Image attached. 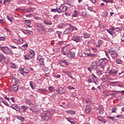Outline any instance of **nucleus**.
I'll list each match as a JSON object with an SVG mask.
<instances>
[{
    "label": "nucleus",
    "instance_id": "nucleus-1",
    "mask_svg": "<svg viewBox=\"0 0 124 124\" xmlns=\"http://www.w3.org/2000/svg\"><path fill=\"white\" fill-rule=\"evenodd\" d=\"M108 63V60L106 58H103L99 60L98 62V66H99L101 69H104L106 64Z\"/></svg>",
    "mask_w": 124,
    "mask_h": 124
},
{
    "label": "nucleus",
    "instance_id": "nucleus-2",
    "mask_svg": "<svg viewBox=\"0 0 124 124\" xmlns=\"http://www.w3.org/2000/svg\"><path fill=\"white\" fill-rule=\"evenodd\" d=\"M37 29L38 30V31L40 33V34H45L47 32L45 26L41 24H37Z\"/></svg>",
    "mask_w": 124,
    "mask_h": 124
},
{
    "label": "nucleus",
    "instance_id": "nucleus-3",
    "mask_svg": "<svg viewBox=\"0 0 124 124\" xmlns=\"http://www.w3.org/2000/svg\"><path fill=\"white\" fill-rule=\"evenodd\" d=\"M0 50L2 51L4 54H11L13 55L14 53L12 51V49H10L8 46H0Z\"/></svg>",
    "mask_w": 124,
    "mask_h": 124
},
{
    "label": "nucleus",
    "instance_id": "nucleus-4",
    "mask_svg": "<svg viewBox=\"0 0 124 124\" xmlns=\"http://www.w3.org/2000/svg\"><path fill=\"white\" fill-rule=\"evenodd\" d=\"M72 40L75 42H76V43H79V42H82L83 39L81 36H74L72 38Z\"/></svg>",
    "mask_w": 124,
    "mask_h": 124
},
{
    "label": "nucleus",
    "instance_id": "nucleus-5",
    "mask_svg": "<svg viewBox=\"0 0 124 124\" xmlns=\"http://www.w3.org/2000/svg\"><path fill=\"white\" fill-rule=\"evenodd\" d=\"M109 54H110L111 57L115 60L117 57H118V53H117L115 51L108 50Z\"/></svg>",
    "mask_w": 124,
    "mask_h": 124
},
{
    "label": "nucleus",
    "instance_id": "nucleus-6",
    "mask_svg": "<svg viewBox=\"0 0 124 124\" xmlns=\"http://www.w3.org/2000/svg\"><path fill=\"white\" fill-rule=\"evenodd\" d=\"M67 56L69 59H74V58H75V52L74 51L71 52L69 51Z\"/></svg>",
    "mask_w": 124,
    "mask_h": 124
},
{
    "label": "nucleus",
    "instance_id": "nucleus-7",
    "mask_svg": "<svg viewBox=\"0 0 124 124\" xmlns=\"http://www.w3.org/2000/svg\"><path fill=\"white\" fill-rule=\"evenodd\" d=\"M98 121L100 122L102 124H105L107 123V120H106L104 117H101V116H99L97 118Z\"/></svg>",
    "mask_w": 124,
    "mask_h": 124
},
{
    "label": "nucleus",
    "instance_id": "nucleus-8",
    "mask_svg": "<svg viewBox=\"0 0 124 124\" xmlns=\"http://www.w3.org/2000/svg\"><path fill=\"white\" fill-rule=\"evenodd\" d=\"M68 23H61L57 26V28L58 29H64L65 27H68Z\"/></svg>",
    "mask_w": 124,
    "mask_h": 124
},
{
    "label": "nucleus",
    "instance_id": "nucleus-9",
    "mask_svg": "<svg viewBox=\"0 0 124 124\" xmlns=\"http://www.w3.org/2000/svg\"><path fill=\"white\" fill-rule=\"evenodd\" d=\"M108 74L110 75H112L113 76H115V75H117L118 74V70L114 69H111L108 72Z\"/></svg>",
    "mask_w": 124,
    "mask_h": 124
},
{
    "label": "nucleus",
    "instance_id": "nucleus-10",
    "mask_svg": "<svg viewBox=\"0 0 124 124\" xmlns=\"http://www.w3.org/2000/svg\"><path fill=\"white\" fill-rule=\"evenodd\" d=\"M69 52V49H67L65 47H62V54L64 56H67Z\"/></svg>",
    "mask_w": 124,
    "mask_h": 124
},
{
    "label": "nucleus",
    "instance_id": "nucleus-11",
    "mask_svg": "<svg viewBox=\"0 0 124 124\" xmlns=\"http://www.w3.org/2000/svg\"><path fill=\"white\" fill-rule=\"evenodd\" d=\"M69 63L67 62L66 60L62 61L60 62V65L62 66V67H66L67 65H68Z\"/></svg>",
    "mask_w": 124,
    "mask_h": 124
},
{
    "label": "nucleus",
    "instance_id": "nucleus-12",
    "mask_svg": "<svg viewBox=\"0 0 124 124\" xmlns=\"http://www.w3.org/2000/svg\"><path fill=\"white\" fill-rule=\"evenodd\" d=\"M18 91V85L17 84H14L12 88L10 90V92L13 93L14 92H17Z\"/></svg>",
    "mask_w": 124,
    "mask_h": 124
},
{
    "label": "nucleus",
    "instance_id": "nucleus-13",
    "mask_svg": "<svg viewBox=\"0 0 124 124\" xmlns=\"http://www.w3.org/2000/svg\"><path fill=\"white\" fill-rule=\"evenodd\" d=\"M92 78L93 79V82L96 85H98V78L96 77L94 74L92 75Z\"/></svg>",
    "mask_w": 124,
    "mask_h": 124
},
{
    "label": "nucleus",
    "instance_id": "nucleus-14",
    "mask_svg": "<svg viewBox=\"0 0 124 124\" xmlns=\"http://www.w3.org/2000/svg\"><path fill=\"white\" fill-rule=\"evenodd\" d=\"M92 69L93 70H96L97 69V63L94 61L91 64Z\"/></svg>",
    "mask_w": 124,
    "mask_h": 124
},
{
    "label": "nucleus",
    "instance_id": "nucleus-15",
    "mask_svg": "<svg viewBox=\"0 0 124 124\" xmlns=\"http://www.w3.org/2000/svg\"><path fill=\"white\" fill-rule=\"evenodd\" d=\"M43 23L45 25H48L49 26H51L53 25L52 23V21L50 19H45L43 20Z\"/></svg>",
    "mask_w": 124,
    "mask_h": 124
},
{
    "label": "nucleus",
    "instance_id": "nucleus-16",
    "mask_svg": "<svg viewBox=\"0 0 124 124\" xmlns=\"http://www.w3.org/2000/svg\"><path fill=\"white\" fill-rule=\"evenodd\" d=\"M39 61L41 67H44V66H45V64L44 63V59L41 58L39 59Z\"/></svg>",
    "mask_w": 124,
    "mask_h": 124
},
{
    "label": "nucleus",
    "instance_id": "nucleus-17",
    "mask_svg": "<svg viewBox=\"0 0 124 124\" xmlns=\"http://www.w3.org/2000/svg\"><path fill=\"white\" fill-rule=\"evenodd\" d=\"M30 54H29L28 55H30V56L31 57V58H33V57H34L35 56V52H34V51H33V50L32 49H30L29 51Z\"/></svg>",
    "mask_w": 124,
    "mask_h": 124
},
{
    "label": "nucleus",
    "instance_id": "nucleus-18",
    "mask_svg": "<svg viewBox=\"0 0 124 124\" xmlns=\"http://www.w3.org/2000/svg\"><path fill=\"white\" fill-rule=\"evenodd\" d=\"M68 26H69V28L71 29V31H77V28L75 27V26H73L71 24L68 23Z\"/></svg>",
    "mask_w": 124,
    "mask_h": 124
},
{
    "label": "nucleus",
    "instance_id": "nucleus-19",
    "mask_svg": "<svg viewBox=\"0 0 124 124\" xmlns=\"http://www.w3.org/2000/svg\"><path fill=\"white\" fill-rule=\"evenodd\" d=\"M107 31H108V32L109 33V34H110V35L112 36H114V34L116 33L115 31H113V30H112L111 29H108Z\"/></svg>",
    "mask_w": 124,
    "mask_h": 124
},
{
    "label": "nucleus",
    "instance_id": "nucleus-20",
    "mask_svg": "<svg viewBox=\"0 0 124 124\" xmlns=\"http://www.w3.org/2000/svg\"><path fill=\"white\" fill-rule=\"evenodd\" d=\"M29 45H28L27 43H26L25 44L22 45L21 46V50H23V51H25V50H27L28 49Z\"/></svg>",
    "mask_w": 124,
    "mask_h": 124
},
{
    "label": "nucleus",
    "instance_id": "nucleus-21",
    "mask_svg": "<svg viewBox=\"0 0 124 124\" xmlns=\"http://www.w3.org/2000/svg\"><path fill=\"white\" fill-rule=\"evenodd\" d=\"M71 29L69 28L66 29L64 31V34H69V33H70V32H71Z\"/></svg>",
    "mask_w": 124,
    "mask_h": 124
},
{
    "label": "nucleus",
    "instance_id": "nucleus-22",
    "mask_svg": "<svg viewBox=\"0 0 124 124\" xmlns=\"http://www.w3.org/2000/svg\"><path fill=\"white\" fill-rule=\"evenodd\" d=\"M12 108L13 109L16 110V111H17V112H19V111H20V108H19V107L17 105L13 106Z\"/></svg>",
    "mask_w": 124,
    "mask_h": 124
},
{
    "label": "nucleus",
    "instance_id": "nucleus-23",
    "mask_svg": "<svg viewBox=\"0 0 124 124\" xmlns=\"http://www.w3.org/2000/svg\"><path fill=\"white\" fill-rule=\"evenodd\" d=\"M55 91L58 93H62L63 92V88L60 87Z\"/></svg>",
    "mask_w": 124,
    "mask_h": 124
},
{
    "label": "nucleus",
    "instance_id": "nucleus-24",
    "mask_svg": "<svg viewBox=\"0 0 124 124\" xmlns=\"http://www.w3.org/2000/svg\"><path fill=\"white\" fill-rule=\"evenodd\" d=\"M10 66L11 68H14L15 69H18V66L16 63H11Z\"/></svg>",
    "mask_w": 124,
    "mask_h": 124
},
{
    "label": "nucleus",
    "instance_id": "nucleus-25",
    "mask_svg": "<svg viewBox=\"0 0 124 124\" xmlns=\"http://www.w3.org/2000/svg\"><path fill=\"white\" fill-rule=\"evenodd\" d=\"M102 43H103V41L101 40H99L98 41V45H97L95 47H97V48H99L100 47V46L102 45Z\"/></svg>",
    "mask_w": 124,
    "mask_h": 124
},
{
    "label": "nucleus",
    "instance_id": "nucleus-26",
    "mask_svg": "<svg viewBox=\"0 0 124 124\" xmlns=\"http://www.w3.org/2000/svg\"><path fill=\"white\" fill-rule=\"evenodd\" d=\"M30 85L32 89V90H35V84H33V81H31L30 82Z\"/></svg>",
    "mask_w": 124,
    "mask_h": 124
},
{
    "label": "nucleus",
    "instance_id": "nucleus-27",
    "mask_svg": "<svg viewBox=\"0 0 124 124\" xmlns=\"http://www.w3.org/2000/svg\"><path fill=\"white\" fill-rule=\"evenodd\" d=\"M85 56H87V57H92L93 58H94L96 55L93 53H84Z\"/></svg>",
    "mask_w": 124,
    "mask_h": 124
},
{
    "label": "nucleus",
    "instance_id": "nucleus-28",
    "mask_svg": "<svg viewBox=\"0 0 124 124\" xmlns=\"http://www.w3.org/2000/svg\"><path fill=\"white\" fill-rule=\"evenodd\" d=\"M61 8V11L62 12H65V11H66V10H67V6H60Z\"/></svg>",
    "mask_w": 124,
    "mask_h": 124
},
{
    "label": "nucleus",
    "instance_id": "nucleus-29",
    "mask_svg": "<svg viewBox=\"0 0 124 124\" xmlns=\"http://www.w3.org/2000/svg\"><path fill=\"white\" fill-rule=\"evenodd\" d=\"M25 22L26 23V24L27 25V27H28V28H30L31 24V20H25Z\"/></svg>",
    "mask_w": 124,
    "mask_h": 124
},
{
    "label": "nucleus",
    "instance_id": "nucleus-30",
    "mask_svg": "<svg viewBox=\"0 0 124 124\" xmlns=\"http://www.w3.org/2000/svg\"><path fill=\"white\" fill-rule=\"evenodd\" d=\"M78 15H79V12L77 10H75L72 16V17H77V16H78Z\"/></svg>",
    "mask_w": 124,
    "mask_h": 124
},
{
    "label": "nucleus",
    "instance_id": "nucleus-31",
    "mask_svg": "<svg viewBox=\"0 0 124 124\" xmlns=\"http://www.w3.org/2000/svg\"><path fill=\"white\" fill-rule=\"evenodd\" d=\"M21 108L23 109V113H25V112H26L27 109L29 108V107L27 106H21Z\"/></svg>",
    "mask_w": 124,
    "mask_h": 124
},
{
    "label": "nucleus",
    "instance_id": "nucleus-32",
    "mask_svg": "<svg viewBox=\"0 0 124 124\" xmlns=\"http://www.w3.org/2000/svg\"><path fill=\"white\" fill-rule=\"evenodd\" d=\"M7 18L10 22H13V16L10 15L7 16Z\"/></svg>",
    "mask_w": 124,
    "mask_h": 124
},
{
    "label": "nucleus",
    "instance_id": "nucleus-33",
    "mask_svg": "<svg viewBox=\"0 0 124 124\" xmlns=\"http://www.w3.org/2000/svg\"><path fill=\"white\" fill-rule=\"evenodd\" d=\"M2 60H5V56L2 53H0V62H2Z\"/></svg>",
    "mask_w": 124,
    "mask_h": 124
},
{
    "label": "nucleus",
    "instance_id": "nucleus-34",
    "mask_svg": "<svg viewBox=\"0 0 124 124\" xmlns=\"http://www.w3.org/2000/svg\"><path fill=\"white\" fill-rule=\"evenodd\" d=\"M18 71H19V72H20L21 74L25 77V75H24V68H19Z\"/></svg>",
    "mask_w": 124,
    "mask_h": 124
},
{
    "label": "nucleus",
    "instance_id": "nucleus-35",
    "mask_svg": "<svg viewBox=\"0 0 124 124\" xmlns=\"http://www.w3.org/2000/svg\"><path fill=\"white\" fill-rule=\"evenodd\" d=\"M66 113L68 114L69 115H75L76 112L73 110H70V111H66Z\"/></svg>",
    "mask_w": 124,
    "mask_h": 124
},
{
    "label": "nucleus",
    "instance_id": "nucleus-36",
    "mask_svg": "<svg viewBox=\"0 0 124 124\" xmlns=\"http://www.w3.org/2000/svg\"><path fill=\"white\" fill-rule=\"evenodd\" d=\"M24 59L25 60H27L28 61H30V60L31 58L29 54H26L24 55Z\"/></svg>",
    "mask_w": 124,
    "mask_h": 124
},
{
    "label": "nucleus",
    "instance_id": "nucleus-37",
    "mask_svg": "<svg viewBox=\"0 0 124 124\" xmlns=\"http://www.w3.org/2000/svg\"><path fill=\"white\" fill-rule=\"evenodd\" d=\"M24 68V73L26 74H27V73H29L30 72V70H29V68L25 67Z\"/></svg>",
    "mask_w": 124,
    "mask_h": 124
},
{
    "label": "nucleus",
    "instance_id": "nucleus-38",
    "mask_svg": "<svg viewBox=\"0 0 124 124\" xmlns=\"http://www.w3.org/2000/svg\"><path fill=\"white\" fill-rule=\"evenodd\" d=\"M13 79L15 80V83H16V84H20V80L17 78L15 77Z\"/></svg>",
    "mask_w": 124,
    "mask_h": 124
},
{
    "label": "nucleus",
    "instance_id": "nucleus-39",
    "mask_svg": "<svg viewBox=\"0 0 124 124\" xmlns=\"http://www.w3.org/2000/svg\"><path fill=\"white\" fill-rule=\"evenodd\" d=\"M48 91H50V92H51V93H53V92H54V91H56V90H55V88L53 86H49L48 87Z\"/></svg>",
    "mask_w": 124,
    "mask_h": 124
},
{
    "label": "nucleus",
    "instance_id": "nucleus-40",
    "mask_svg": "<svg viewBox=\"0 0 124 124\" xmlns=\"http://www.w3.org/2000/svg\"><path fill=\"white\" fill-rule=\"evenodd\" d=\"M116 62L118 64H122V63H123V61H122L121 59H118L116 60Z\"/></svg>",
    "mask_w": 124,
    "mask_h": 124
},
{
    "label": "nucleus",
    "instance_id": "nucleus-41",
    "mask_svg": "<svg viewBox=\"0 0 124 124\" xmlns=\"http://www.w3.org/2000/svg\"><path fill=\"white\" fill-rule=\"evenodd\" d=\"M18 40V44H23V42H24V39H23V38H19Z\"/></svg>",
    "mask_w": 124,
    "mask_h": 124
},
{
    "label": "nucleus",
    "instance_id": "nucleus-42",
    "mask_svg": "<svg viewBox=\"0 0 124 124\" xmlns=\"http://www.w3.org/2000/svg\"><path fill=\"white\" fill-rule=\"evenodd\" d=\"M90 34L88 33H84V38H89L90 37Z\"/></svg>",
    "mask_w": 124,
    "mask_h": 124
},
{
    "label": "nucleus",
    "instance_id": "nucleus-43",
    "mask_svg": "<svg viewBox=\"0 0 124 124\" xmlns=\"http://www.w3.org/2000/svg\"><path fill=\"white\" fill-rule=\"evenodd\" d=\"M96 74L97 76H99V77L101 76V75H102V72H101V71L100 70L97 71Z\"/></svg>",
    "mask_w": 124,
    "mask_h": 124
},
{
    "label": "nucleus",
    "instance_id": "nucleus-44",
    "mask_svg": "<svg viewBox=\"0 0 124 124\" xmlns=\"http://www.w3.org/2000/svg\"><path fill=\"white\" fill-rule=\"evenodd\" d=\"M56 12H58V13H62V12L61 7L56 8Z\"/></svg>",
    "mask_w": 124,
    "mask_h": 124
},
{
    "label": "nucleus",
    "instance_id": "nucleus-45",
    "mask_svg": "<svg viewBox=\"0 0 124 124\" xmlns=\"http://www.w3.org/2000/svg\"><path fill=\"white\" fill-rule=\"evenodd\" d=\"M56 33L58 35L59 38H61V36L62 35V32L61 31H57Z\"/></svg>",
    "mask_w": 124,
    "mask_h": 124
},
{
    "label": "nucleus",
    "instance_id": "nucleus-46",
    "mask_svg": "<svg viewBox=\"0 0 124 124\" xmlns=\"http://www.w3.org/2000/svg\"><path fill=\"white\" fill-rule=\"evenodd\" d=\"M33 10H34V8L30 7L27 10V11L28 13H30V12H31V11H33Z\"/></svg>",
    "mask_w": 124,
    "mask_h": 124
},
{
    "label": "nucleus",
    "instance_id": "nucleus-47",
    "mask_svg": "<svg viewBox=\"0 0 124 124\" xmlns=\"http://www.w3.org/2000/svg\"><path fill=\"white\" fill-rule=\"evenodd\" d=\"M91 111V108H90V107L89 106H87L86 108V113H90V111Z\"/></svg>",
    "mask_w": 124,
    "mask_h": 124
},
{
    "label": "nucleus",
    "instance_id": "nucleus-48",
    "mask_svg": "<svg viewBox=\"0 0 124 124\" xmlns=\"http://www.w3.org/2000/svg\"><path fill=\"white\" fill-rule=\"evenodd\" d=\"M116 31L117 32H119V31H123V29L122 28H120L119 27H116L115 28Z\"/></svg>",
    "mask_w": 124,
    "mask_h": 124
},
{
    "label": "nucleus",
    "instance_id": "nucleus-49",
    "mask_svg": "<svg viewBox=\"0 0 124 124\" xmlns=\"http://www.w3.org/2000/svg\"><path fill=\"white\" fill-rule=\"evenodd\" d=\"M71 120H72L71 119V118H67V121H68V122H69V123H70L71 124H75V123L73 121H72Z\"/></svg>",
    "mask_w": 124,
    "mask_h": 124
},
{
    "label": "nucleus",
    "instance_id": "nucleus-50",
    "mask_svg": "<svg viewBox=\"0 0 124 124\" xmlns=\"http://www.w3.org/2000/svg\"><path fill=\"white\" fill-rule=\"evenodd\" d=\"M17 119L21 121V122H24V121H25V119H24L23 117L21 116H17Z\"/></svg>",
    "mask_w": 124,
    "mask_h": 124
},
{
    "label": "nucleus",
    "instance_id": "nucleus-51",
    "mask_svg": "<svg viewBox=\"0 0 124 124\" xmlns=\"http://www.w3.org/2000/svg\"><path fill=\"white\" fill-rule=\"evenodd\" d=\"M103 1L106 2V3H108V2H111V3H113L112 0H103Z\"/></svg>",
    "mask_w": 124,
    "mask_h": 124
},
{
    "label": "nucleus",
    "instance_id": "nucleus-52",
    "mask_svg": "<svg viewBox=\"0 0 124 124\" xmlns=\"http://www.w3.org/2000/svg\"><path fill=\"white\" fill-rule=\"evenodd\" d=\"M107 118L108 119H110L111 121H114V120H115V117L108 116Z\"/></svg>",
    "mask_w": 124,
    "mask_h": 124
},
{
    "label": "nucleus",
    "instance_id": "nucleus-53",
    "mask_svg": "<svg viewBox=\"0 0 124 124\" xmlns=\"http://www.w3.org/2000/svg\"><path fill=\"white\" fill-rule=\"evenodd\" d=\"M47 31L48 32H52V31H54V29L52 28H49L47 29Z\"/></svg>",
    "mask_w": 124,
    "mask_h": 124
},
{
    "label": "nucleus",
    "instance_id": "nucleus-54",
    "mask_svg": "<svg viewBox=\"0 0 124 124\" xmlns=\"http://www.w3.org/2000/svg\"><path fill=\"white\" fill-rule=\"evenodd\" d=\"M117 108H113L111 113H116L117 112Z\"/></svg>",
    "mask_w": 124,
    "mask_h": 124
},
{
    "label": "nucleus",
    "instance_id": "nucleus-55",
    "mask_svg": "<svg viewBox=\"0 0 124 124\" xmlns=\"http://www.w3.org/2000/svg\"><path fill=\"white\" fill-rule=\"evenodd\" d=\"M87 9L88 10H89V11H91V12H93V9L92 7H88L87 8Z\"/></svg>",
    "mask_w": 124,
    "mask_h": 124
},
{
    "label": "nucleus",
    "instance_id": "nucleus-56",
    "mask_svg": "<svg viewBox=\"0 0 124 124\" xmlns=\"http://www.w3.org/2000/svg\"><path fill=\"white\" fill-rule=\"evenodd\" d=\"M10 3V0H4L3 3L4 4H6V3Z\"/></svg>",
    "mask_w": 124,
    "mask_h": 124
},
{
    "label": "nucleus",
    "instance_id": "nucleus-57",
    "mask_svg": "<svg viewBox=\"0 0 124 124\" xmlns=\"http://www.w3.org/2000/svg\"><path fill=\"white\" fill-rule=\"evenodd\" d=\"M68 89H69V90H75V88L72 86H68Z\"/></svg>",
    "mask_w": 124,
    "mask_h": 124
},
{
    "label": "nucleus",
    "instance_id": "nucleus-58",
    "mask_svg": "<svg viewBox=\"0 0 124 124\" xmlns=\"http://www.w3.org/2000/svg\"><path fill=\"white\" fill-rule=\"evenodd\" d=\"M38 91H39L40 93H45V89H39Z\"/></svg>",
    "mask_w": 124,
    "mask_h": 124
},
{
    "label": "nucleus",
    "instance_id": "nucleus-59",
    "mask_svg": "<svg viewBox=\"0 0 124 124\" xmlns=\"http://www.w3.org/2000/svg\"><path fill=\"white\" fill-rule=\"evenodd\" d=\"M21 31L24 33V34H27V30H24V29H21Z\"/></svg>",
    "mask_w": 124,
    "mask_h": 124
},
{
    "label": "nucleus",
    "instance_id": "nucleus-60",
    "mask_svg": "<svg viewBox=\"0 0 124 124\" xmlns=\"http://www.w3.org/2000/svg\"><path fill=\"white\" fill-rule=\"evenodd\" d=\"M3 103L4 104V105H6V106H9V105H8V103L6 101H4Z\"/></svg>",
    "mask_w": 124,
    "mask_h": 124
},
{
    "label": "nucleus",
    "instance_id": "nucleus-61",
    "mask_svg": "<svg viewBox=\"0 0 124 124\" xmlns=\"http://www.w3.org/2000/svg\"><path fill=\"white\" fill-rule=\"evenodd\" d=\"M13 42H14V43H16V44H17V45H18V39H15V40H14Z\"/></svg>",
    "mask_w": 124,
    "mask_h": 124
},
{
    "label": "nucleus",
    "instance_id": "nucleus-62",
    "mask_svg": "<svg viewBox=\"0 0 124 124\" xmlns=\"http://www.w3.org/2000/svg\"><path fill=\"white\" fill-rule=\"evenodd\" d=\"M4 39H5V37H0V41H4Z\"/></svg>",
    "mask_w": 124,
    "mask_h": 124
},
{
    "label": "nucleus",
    "instance_id": "nucleus-63",
    "mask_svg": "<svg viewBox=\"0 0 124 124\" xmlns=\"http://www.w3.org/2000/svg\"><path fill=\"white\" fill-rule=\"evenodd\" d=\"M98 114H99L100 115H102V114H103V111L102 110H99L98 111Z\"/></svg>",
    "mask_w": 124,
    "mask_h": 124
},
{
    "label": "nucleus",
    "instance_id": "nucleus-64",
    "mask_svg": "<svg viewBox=\"0 0 124 124\" xmlns=\"http://www.w3.org/2000/svg\"><path fill=\"white\" fill-rule=\"evenodd\" d=\"M65 15L67 16V17H69L71 15L70 13H65Z\"/></svg>",
    "mask_w": 124,
    "mask_h": 124
}]
</instances>
